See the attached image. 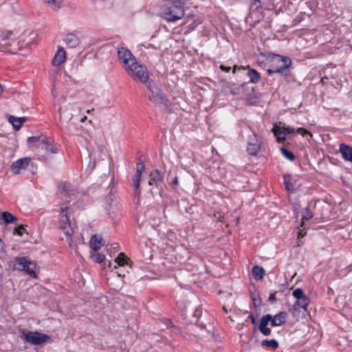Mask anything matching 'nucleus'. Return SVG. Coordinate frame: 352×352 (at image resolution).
<instances>
[{
	"label": "nucleus",
	"mask_w": 352,
	"mask_h": 352,
	"mask_svg": "<svg viewBox=\"0 0 352 352\" xmlns=\"http://www.w3.org/2000/svg\"><path fill=\"white\" fill-rule=\"evenodd\" d=\"M85 120H87L86 116L81 118V122H85Z\"/></svg>",
	"instance_id": "nucleus-52"
},
{
	"label": "nucleus",
	"mask_w": 352,
	"mask_h": 352,
	"mask_svg": "<svg viewBox=\"0 0 352 352\" xmlns=\"http://www.w3.org/2000/svg\"><path fill=\"white\" fill-rule=\"evenodd\" d=\"M284 184L285 186V188L288 191H292L294 190V185L291 183V175L289 174H285L283 175Z\"/></svg>",
	"instance_id": "nucleus-31"
},
{
	"label": "nucleus",
	"mask_w": 352,
	"mask_h": 352,
	"mask_svg": "<svg viewBox=\"0 0 352 352\" xmlns=\"http://www.w3.org/2000/svg\"><path fill=\"white\" fill-rule=\"evenodd\" d=\"M293 296L296 298V300H300V298L307 297L303 290L300 288H297L294 289L292 292Z\"/></svg>",
	"instance_id": "nucleus-35"
},
{
	"label": "nucleus",
	"mask_w": 352,
	"mask_h": 352,
	"mask_svg": "<svg viewBox=\"0 0 352 352\" xmlns=\"http://www.w3.org/2000/svg\"><path fill=\"white\" fill-rule=\"evenodd\" d=\"M297 131L299 133H301L302 135H305V134H309L311 137L312 136L311 133L309 131L302 127L298 128Z\"/></svg>",
	"instance_id": "nucleus-42"
},
{
	"label": "nucleus",
	"mask_w": 352,
	"mask_h": 352,
	"mask_svg": "<svg viewBox=\"0 0 352 352\" xmlns=\"http://www.w3.org/2000/svg\"><path fill=\"white\" fill-rule=\"evenodd\" d=\"M91 111H93V109H91ZM90 112H91V110H87V113H90Z\"/></svg>",
	"instance_id": "nucleus-54"
},
{
	"label": "nucleus",
	"mask_w": 352,
	"mask_h": 352,
	"mask_svg": "<svg viewBox=\"0 0 352 352\" xmlns=\"http://www.w3.org/2000/svg\"><path fill=\"white\" fill-rule=\"evenodd\" d=\"M104 245V241L98 235H94L91 236L90 240V246L93 252H98L102 246Z\"/></svg>",
	"instance_id": "nucleus-15"
},
{
	"label": "nucleus",
	"mask_w": 352,
	"mask_h": 352,
	"mask_svg": "<svg viewBox=\"0 0 352 352\" xmlns=\"http://www.w3.org/2000/svg\"><path fill=\"white\" fill-rule=\"evenodd\" d=\"M236 69H239V70H245L246 69V67H238L237 65H234V67H233V71L232 72L234 74L236 72Z\"/></svg>",
	"instance_id": "nucleus-46"
},
{
	"label": "nucleus",
	"mask_w": 352,
	"mask_h": 352,
	"mask_svg": "<svg viewBox=\"0 0 352 352\" xmlns=\"http://www.w3.org/2000/svg\"><path fill=\"white\" fill-rule=\"evenodd\" d=\"M172 184L177 185L178 184V179L177 177H175L173 180L172 181Z\"/></svg>",
	"instance_id": "nucleus-51"
},
{
	"label": "nucleus",
	"mask_w": 352,
	"mask_h": 352,
	"mask_svg": "<svg viewBox=\"0 0 352 352\" xmlns=\"http://www.w3.org/2000/svg\"><path fill=\"white\" fill-rule=\"evenodd\" d=\"M268 301L272 303V304H274L276 302V296H275V293H271L270 294V296L268 298Z\"/></svg>",
	"instance_id": "nucleus-44"
},
{
	"label": "nucleus",
	"mask_w": 352,
	"mask_h": 352,
	"mask_svg": "<svg viewBox=\"0 0 352 352\" xmlns=\"http://www.w3.org/2000/svg\"><path fill=\"white\" fill-rule=\"evenodd\" d=\"M283 126H277V128L280 130V131H284V135H285L286 134H292V133H294V129L290 127V126H286L285 124H283Z\"/></svg>",
	"instance_id": "nucleus-37"
},
{
	"label": "nucleus",
	"mask_w": 352,
	"mask_h": 352,
	"mask_svg": "<svg viewBox=\"0 0 352 352\" xmlns=\"http://www.w3.org/2000/svg\"><path fill=\"white\" fill-rule=\"evenodd\" d=\"M65 50L63 47L58 46V50L52 59V65L54 66H59L65 60Z\"/></svg>",
	"instance_id": "nucleus-14"
},
{
	"label": "nucleus",
	"mask_w": 352,
	"mask_h": 352,
	"mask_svg": "<svg viewBox=\"0 0 352 352\" xmlns=\"http://www.w3.org/2000/svg\"><path fill=\"white\" fill-rule=\"evenodd\" d=\"M12 36H13L12 31H0V45L3 47L5 50L10 46L12 43L15 42Z\"/></svg>",
	"instance_id": "nucleus-12"
},
{
	"label": "nucleus",
	"mask_w": 352,
	"mask_h": 352,
	"mask_svg": "<svg viewBox=\"0 0 352 352\" xmlns=\"http://www.w3.org/2000/svg\"><path fill=\"white\" fill-rule=\"evenodd\" d=\"M1 221H3V223L6 224H9L11 223H15L17 221V218L10 212L5 211L0 215V223H2Z\"/></svg>",
	"instance_id": "nucleus-21"
},
{
	"label": "nucleus",
	"mask_w": 352,
	"mask_h": 352,
	"mask_svg": "<svg viewBox=\"0 0 352 352\" xmlns=\"http://www.w3.org/2000/svg\"><path fill=\"white\" fill-rule=\"evenodd\" d=\"M21 333H23L24 340L34 345H40L51 340L48 335L37 331H32L23 329Z\"/></svg>",
	"instance_id": "nucleus-8"
},
{
	"label": "nucleus",
	"mask_w": 352,
	"mask_h": 352,
	"mask_svg": "<svg viewBox=\"0 0 352 352\" xmlns=\"http://www.w3.org/2000/svg\"><path fill=\"white\" fill-rule=\"evenodd\" d=\"M3 251H4L3 243L2 240L0 239V252H3Z\"/></svg>",
	"instance_id": "nucleus-49"
},
{
	"label": "nucleus",
	"mask_w": 352,
	"mask_h": 352,
	"mask_svg": "<svg viewBox=\"0 0 352 352\" xmlns=\"http://www.w3.org/2000/svg\"><path fill=\"white\" fill-rule=\"evenodd\" d=\"M14 269L25 271L32 278H36V264L26 257H16L14 259Z\"/></svg>",
	"instance_id": "nucleus-7"
},
{
	"label": "nucleus",
	"mask_w": 352,
	"mask_h": 352,
	"mask_svg": "<svg viewBox=\"0 0 352 352\" xmlns=\"http://www.w3.org/2000/svg\"><path fill=\"white\" fill-rule=\"evenodd\" d=\"M164 180V174L159 170H154L149 174L148 185L158 186Z\"/></svg>",
	"instance_id": "nucleus-13"
},
{
	"label": "nucleus",
	"mask_w": 352,
	"mask_h": 352,
	"mask_svg": "<svg viewBox=\"0 0 352 352\" xmlns=\"http://www.w3.org/2000/svg\"><path fill=\"white\" fill-rule=\"evenodd\" d=\"M256 331H257V330H256V328L255 327V328L254 329V330H253V332H254V333H256Z\"/></svg>",
	"instance_id": "nucleus-53"
},
{
	"label": "nucleus",
	"mask_w": 352,
	"mask_h": 352,
	"mask_svg": "<svg viewBox=\"0 0 352 352\" xmlns=\"http://www.w3.org/2000/svg\"><path fill=\"white\" fill-rule=\"evenodd\" d=\"M304 230H305L304 226L300 227V226L299 227H298V240L302 238L306 234V232H304Z\"/></svg>",
	"instance_id": "nucleus-40"
},
{
	"label": "nucleus",
	"mask_w": 352,
	"mask_h": 352,
	"mask_svg": "<svg viewBox=\"0 0 352 352\" xmlns=\"http://www.w3.org/2000/svg\"><path fill=\"white\" fill-rule=\"evenodd\" d=\"M129 261V258L126 257L125 254L122 252L120 253L117 258L115 259V262L119 266H124V265H128Z\"/></svg>",
	"instance_id": "nucleus-29"
},
{
	"label": "nucleus",
	"mask_w": 352,
	"mask_h": 352,
	"mask_svg": "<svg viewBox=\"0 0 352 352\" xmlns=\"http://www.w3.org/2000/svg\"><path fill=\"white\" fill-rule=\"evenodd\" d=\"M146 87L150 92L148 96L149 100L157 105L164 104L168 106V100L166 99L164 94L153 82H148Z\"/></svg>",
	"instance_id": "nucleus-6"
},
{
	"label": "nucleus",
	"mask_w": 352,
	"mask_h": 352,
	"mask_svg": "<svg viewBox=\"0 0 352 352\" xmlns=\"http://www.w3.org/2000/svg\"><path fill=\"white\" fill-rule=\"evenodd\" d=\"M261 345L263 347L271 348L272 349L275 350L278 347V342L275 339H272L270 340L265 339L262 340Z\"/></svg>",
	"instance_id": "nucleus-27"
},
{
	"label": "nucleus",
	"mask_w": 352,
	"mask_h": 352,
	"mask_svg": "<svg viewBox=\"0 0 352 352\" xmlns=\"http://www.w3.org/2000/svg\"><path fill=\"white\" fill-rule=\"evenodd\" d=\"M30 161L31 158L28 157L21 158L12 162L10 168L15 175L20 174L21 170L27 168Z\"/></svg>",
	"instance_id": "nucleus-11"
},
{
	"label": "nucleus",
	"mask_w": 352,
	"mask_h": 352,
	"mask_svg": "<svg viewBox=\"0 0 352 352\" xmlns=\"http://www.w3.org/2000/svg\"><path fill=\"white\" fill-rule=\"evenodd\" d=\"M287 313L285 311H280L278 314L272 317L271 320V325L273 327L280 326L285 322V318Z\"/></svg>",
	"instance_id": "nucleus-18"
},
{
	"label": "nucleus",
	"mask_w": 352,
	"mask_h": 352,
	"mask_svg": "<svg viewBox=\"0 0 352 352\" xmlns=\"http://www.w3.org/2000/svg\"><path fill=\"white\" fill-rule=\"evenodd\" d=\"M219 68H220L222 71L226 72H230V70L231 69V67H227V66H226V65H221L219 66Z\"/></svg>",
	"instance_id": "nucleus-45"
},
{
	"label": "nucleus",
	"mask_w": 352,
	"mask_h": 352,
	"mask_svg": "<svg viewBox=\"0 0 352 352\" xmlns=\"http://www.w3.org/2000/svg\"><path fill=\"white\" fill-rule=\"evenodd\" d=\"M125 70L134 80H138L145 85L149 82L147 69L136 61L131 63L129 67H126Z\"/></svg>",
	"instance_id": "nucleus-3"
},
{
	"label": "nucleus",
	"mask_w": 352,
	"mask_h": 352,
	"mask_svg": "<svg viewBox=\"0 0 352 352\" xmlns=\"http://www.w3.org/2000/svg\"><path fill=\"white\" fill-rule=\"evenodd\" d=\"M141 177L142 173H136L133 180V186L134 188V196L135 197H137L138 200L141 193V190L140 188Z\"/></svg>",
	"instance_id": "nucleus-19"
},
{
	"label": "nucleus",
	"mask_w": 352,
	"mask_h": 352,
	"mask_svg": "<svg viewBox=\"0 0 352 352\" xmlns=\"http://www.w3.org/2000/svg\"><path fill=\"white\" fill-rule=\"evenodd\" d=\"M223 309L224 311H227V309H226L225 307H223Z\"/></svg>",
	"instance_id": "nucleus-55"
},
{
	"label": "nucleus",
	"mask_w": 352,
	"mask_h": 352,
	"mask_svg": "<svg viewBox=\"0 0 352 352\" xmlns=\"http://www.w3.org/2000/svg\"><path fill=\"white\" fill-rule=\"evenodd\" d=\"M8 51H9L10 53L15 54V53H16V47L12 48V49L8 50Z\"/></svg>",
	"instance_id": "nucleus-50"
},
{
	"label": "nucleus",
	"mask_w": 352,
	"mask_h": 352,
	"mask_svg": "<svg viewBox=\"0 0 352 352\" xmlns=\"http://www.w3.org/2000/svg\"><path fill=\"white\" fill-rule=\"evenodd\" d=\"M245 83H243V84L241 85V86H245Z\"/></svg>",
	"instance_id": "nucleus-56"
},
{
	"label": "nucleus",
	"mask_w": 352,
	"mask_h": 352,
	"mask_svg": "<svg viewBox=\"0 0 352 352\" xmlns=\"http://www.w3.org/2000/svg\"><path fill=\"white\" fill-rule=\"evenodd\" d=\"M144 170V164L140 160L137 163L136 173H142Z\"/></svg>",
	"instance_id": "nucleus-38"
},
{
	"label": "nucleus",
	"mask_w": 352,
	"mask_h": 352,
	"mask_svg": "<svg viewBox=\"0 0 352 352\" xmlns=\"http://www.w3.org/2000/svg\"><path fill=\"white\" fill-rule=\"evenodd\" d=\"M188 0H180V4L173 8H164L162 15L168 21L175 22L184 16V6Z\"/></svg>",
	"instance_id": "nucleus-5"
},
{
	"label": "nucleus",
	"mask_w": 352,
	"mask_h": 352,
	"mask_svg": "<svg viewBox=\"0 0 352 352\" xmlns=\"http://www.w3.org/2000/svg\"><path fill=\"white\" fill-rule=\"evenodd\" d=\"M111 248L115 251H117L119 249V245L118 243H113V244H111Z\"/></svg>",
	"instance_id": "nucleus-48"
},
{
	"label": "nucleus",
	"mask_w": 352,
	"mask_h": 352,
	"mask_svg": "<svg viewBox=\"0 0 352 352\" xmlns=\"http://www.w3.org/2000/svg\"><path fill=\"white\" fill-rule=\"evenodd\" d=\"M252 274L256 280H260L265 275V270L262 267L254 265L252 269Z\"/></svg>",
	"instance_id": "nucleus-24"
},
{
	"label": "nucleus",
	"mask_w": 352,
	"mask_h": 352,
	"mask_svg": "<svg viewBox=\"0 0 352 352\" xmlns=\"http://www.w3.org/2000/svg\"><path fill=\"white\" fill-rule=\"evenodd\" d=\"M65 42L68 47H76L80 43V39L74 34H68L66 36Z\"/></svg>",
	"instance_id": "nucleus-23"
},
{
	"label": "nucleus",
	"mask_w": 352,
	"mask_h": 352,
	"mask_svg": "<svg viewBox=\"0 0 352 352\" xmlns=\"http://www.w3.org/2000/svg\"><path fill=\"white\" fill-rule=\"evenodd\" d=\"M28 144H32L34 147L41 149L45 153H56L58 148L50 146V140L45 135L32 136L28 138Z\"/></svg>",
	"instance_id": "nucleus-4"
},
{
	"label": "nucleus",
	"mask_w": 352,
	"mask_h": 352,
	"mask_svg": "<svg viewBox=\"0 0 352 352\" xmlns=\"http://www.w3.org/2000/svg\"><path fill=\"white\" fill-rule=\"evenodd\" d=\"M201 315V309L199 307H197L194 312H193V316L195 318H199Z\"/></svg>",
	"instance_id": "nucleus-43"
},
{
	"label": "nucleus",
	"mask_w": 352,
	"mask_h": 352,
	"mask_svg": "<svg viewBox=\"0 0 352 352\" xmlns=\"http://www.w3.org/2000/svg\"><path fill=\"white\" fill-rule=\"evenodd\" d=\"M302 222L300 223V227H303L304 226V221H307V220H309L311 219L313 217H314V214L312 213V212H311L308 208H305L302 212Z\"/></svg>",
	"instance_id": "nucleus-32"
},
{
	"label": "nucleus",
	"mask_w": 352,
	"mask_h": 352,
	"mask_svg": "<svg viewBox=\"0 0 352 352\" xmlns=\"http://www.w3.org/2000/svg\"><path fill=\"white\" fill-rule=\"evenodd\" d=\"M292 65V60L287 56L278 54H273L271 59L270 67L267 69L268 75L278 74L282 78L290 75L289 67Z\"/></svg>",
	"instance_id": "nucleus-1"
},
{
	"label": "nucleus",
	"mask_w": 352,
	"mask_h": 352,
	"mask_svg": "<svg viewBox=\"0 0 352 352\" xmlns=\"http://www.w3.org/2000/svg\"><path fill=\"white\" fill-rule=\"evenodd\" d=\"M272 316L271 314H266L263 316L261 320L259 327H267L268 323L271 322Z\"/></svg>",
	"instance_id": "nucleus-36"
},
{
	"label": "nucleus",
	"mask_w": 352,
	"mask_h": 352,
	"mask_svg": "<svg viewBox=\"0 0 352 352\" xmlns=\"http://www.w3.org/2000/svg\"><path fill=\"white\" fill-rule=\"evenodd\" d=\"M59 193L62 199L67 202L74 199L75 192L73 186L69 183H60L58 185Z\"/></svg>",
	"instance_id": "nucleus-10"
},
{
	"label": "nucleus",
	"mask_w": 352,
	"mask_h": 352,
	"mask_svg": "<svg viewBox=\"0 0 352 352\" xmlns=\"http://www.w3.org/2000/svg\"><path fill=\"white\" fill-rule=\"evenodd\" d=\"M272 131L277 138L278 142H282L285 140L286 138L285 135H284L283 131H280L276 126L272 128Z\"/></svg>",
	"instance_id": "nucleus-30"
},
{
	"label": "nucleus",
	"mask_w": 352,
	"mask_h": 352,
	"mask_svg": "<svg viewBox=\"0 0 352 352\" xmlns=\"http://www.w3.org/2000/svg\"><path fill=\"white\" fill-rule=\"evenodd\" d=\"M91 257L94 262L102 263L104 260V255L97 252H91Z\"/></svg>",
	"instance_id": "nucleus-33"
},
{
	"label": "nucleus",
	"mask_w": 352,
	"mask_h": 352,
	"mask_svg": "<svg viewBox=\"0 0 352 352\" xmlns=\"http://www.w3.org/2000/svg\"><path fill=\"white\" fill-rule=\"evenodd\" d=\"M67 206H62L59 214L60 229L67 237V242L71 247L72 245V236L74 234V226L72 223L67 212Z\"/></svg>",
	"instance_id": "nucleus-2"
},
{
	"label": "nucleus",
	"mask_w": 352,
	"mask_h": 352,
	"mask_svg": "<svg viewBox=\"0 0 352 352\" xmlns=\"http://www.w3.org/2000/svg\"><path fill=\"white\" fill-rule=\"evenodd\" d=\"M310 300L308 297L300 298V300H296L295 303L292 308V311H297L300 308L303 309L305 311H307V307L309 305Z\"/></svg>",
	"instance_id": "nucleus-17"
},
{
	"label": "nucleus",
	"mask_w": 352,
	"mask_h": 352,
	"mask_svg": "<svg viewBox=\"0 0 352 352\" xmlns=\"http://www.w3.org/2000/svg\"><path fill=\"white\" fill-rule=\"evenodd\" d=\"M247 68H248L247 74L250 79V82L252 83L258 82L261 79L260 74L256 69L250 68L249 66Z\"/></svg>",
	"instance_id": "nucleus-26"
},
{
	"label": "nucleus",
	"mask_w": 352,
	"mask_h": 352,
	"mask_svg": "<svg viewBox=\"0 0 352 352\" xmlns=\"http://www.w3.org/2000/svg\"><path fill=\"white\" fill-rule=\"evenodd\" d=\"M117 54L120 63L125 69L126 67H129L131 63L135 61V57L133 56L131 51L126 47L118 48Z\"/></svg>",
	"instance_id": "nucleus-9"
},
{
	"label": "nucleus",
	"mask_w": 352,
	"mask_h": 352,
	"mask_svg": "<svg viewBox=\"0 0 352 352\" xmlns=\"http://www.w3.org/2000/svg\"><path fill=\"white\" fill-rule=\"evenodd\" d=\"M249 318L250 319L252 324H256V318H254V316L252 314H250L249 316Z\"/></svg>",
	"instance_id": "nucleus-47"
},
{
	"label": "nucleus",
	"mask_w": 352,
	"mask_h": 352,
	"mask_svg": "<svg viewBox=\"0 0 352 352\" xmlns=\"http://www.w3.org/2000/svg\"><path fill=\"white\" fill-rule=\"evenodd\" d=\"M118 276H121V274L120 273H118Z\"/></svg>",
	"instance_id": "nucleus-57"
},
{
	"label": "nucleus",
	"mask_w": 352,
	"mask_h": 352,
	"mask_svg": "<svg viewBox=\"0 0 352 352\" xmlns=\"http://www.w3.org/2000/svg\"><path fill=\"white\" fill-rule=\"evenodd\" d=\"M22 230H24L23 225H20L14 228V234H17L19 236H22Z\"/></svg>",
	"instance_id": "nucleus-41"
},
{
	"label": "nucleus",
	"mask_w": 352,
	"mask_h": 352,
	"mask_svg": "<svg viewBox=\"0 0 352 352\" xmlns=\"http://www.w3.org/2000/svg\"><path fill=\"white\" fill-rule=\"evenodd\" d=\"M260 331L265 336H269L271 333V329L267 327H259Z\"/></svg>",
	"instance_id": "nucleus-39"
},
{
	"label": "nucleus",
	"mask_w": 352,
	"mask_h": 352,
	"mask_svg": "<svg viewBox=\"0 0 352 352\" xmlns=\"http://www.w3.org/2000/svg\"><path fill=\"white\" fill-rule=\"evenodd\" d=\"M255 142H250L247 147V151L250 155H256L259 151L261 146L257 140V138L254 135Z\"/></svg>",
	"instance_id": "nucleus-22"
},
{
	"label": "nucleus",
	"mask_w": 352,
	"mask_h": 352,
	"mask_svg": "<svg viewBox=\"0 0 352 352\" xmlns=\"http://www.w3.org/2000/svg\"><path fill=\"white\" fill-rule=\"evenodd\" d=\"M45 3L48 5V6L53 10L57 11L58 10L62 4V0H43Z\"/></svg>",
	"instance_id": "nucleus-28"
},
{
	"label": "nucleus",
	"mask_w": 352,
	"mask_h": 352,
	"mask_svg": "<svg viewBox=\"0 0 352 352\" xmlns=\"http://www.w3.org/2000/svg\"><path fill=\"white\" fill-rule=\"evenodd\" d=\"M254 1H257V2H259V1H260V0H254Z\"/></svg>",
	"instance_id": "nucleus-58"
},
{
	"label": "nucleus",
	"mask_w": 352,
	"mask_h": 352,
	"mask_svg": "<svg viewBox=\"0 0 352 352\" xmlns=\"http://www.w3.org/2000/svg\"><path fill=\"white\" fill-rule=\"evenodd\" d=\"M59 116H60V120L63 124H69V122L72 120V115L69 113H68L67 111H63L61 109L59 110ZM68 131H70L69 126H66Z\"/></svg>",
	"instance_id": "nucleus-25"
},
{
	"label": "nucleus",
	"mask_w": 352,
	"mask_h": 352,
	"mask_svg": "<svg viewBox=\"0 0 352 352\" xmlns=\"http://www.w3.org/2000/svg\"><path fill=\"white\" fill-rule=\"evenodd\" d=\"M25 117H15L14 116H10L8 117V121L12 124L13 128L18 131L21 129L23 123L25 121Z\"/></svg>",
	"instance_id": "nucleus-20"
},
{
	"label": "nucleus",
	"mask_w": 352,
	"mask_h": 352,
	"mask_svg": "<svg viewBox=\"0 0 352 352\" xmlns=\"http://www.w3.org/2000/svg\"><path fill=\"white\" fill-rule=\"evenodd\" d=\"M280 151L283 155L289 160L294 161L295 160V156L294 153L287 150V148H285V147H281Z\"/></svg>",
	"instance_id": "nucleus-34"
},
{
	"label": "nucleus",
	"mask_w": 352,
	"mask_h": 352,
	"mask_svg": "<svg viewBox=\"0 0 352 352\" xmlns=\"http://www.w3.org/2000/svg\"><path fill=\"white\" fill-rule=\"evenodd\" d=\"M339 151L344 160L352 162V147L345 144H340Z\"/></svg>",
	"instance_id": "nucleus-16"
}]
</instances>
